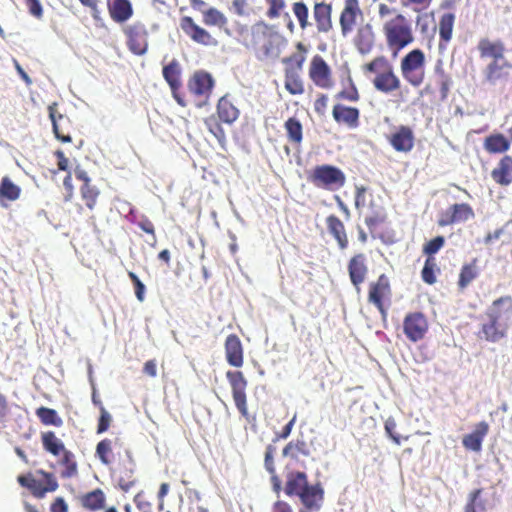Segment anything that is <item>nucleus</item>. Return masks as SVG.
<instances>
[{
  "label": "nucleus",
  "mask_w": 512,
  "mask_h": 512,
  "mask_svg": "<svg viewBox=\"0 0 512 512\" xmlns=\"http://www.w3.org/2000/svg\"><path fill=\"white\" fill-rule=\"evenodd\" d=\"M239 36L242 45L251 50L259 61L277 58L284 42L276 26L264 20L256 21L249 28H242Z\"/></svg>",
  "instance_id": "nucleus-1"
},
{
  "label": "nucleus",
  "mask_w": 512,
  "mask_h": 512,
  "mask_svg": "<svg viewBox=\"0 0 512 512\" xmlns=\"http://www.w3.org/2000/svg\"><path fill=\"white\" fill-rule=\"evenodd\" d=\"M284 493L288 497H297L303 506L299 512H318L325 500V489L320 481L309 483L306 472L293 470L288 463L285 466Z\"/></svg>",
  "instance_id": "nucleus-2"
},
{
  "label": "nucleus",
  "mask_w": 512,
  "mask_h": 512,
  "mask_svg": "<svg viewBox=\"0 0 512 512\" xmlns=\"http://www.w3.org/2000/svg\"><path fill=\"white\" fill-rule=\"evenodd\" d=\"M488 322L483 323L480 333L488 342H498L507 336L512 319V297L503 296L494 300L486 311Z\"/></svg>",
  "instance_id": "nucleus-3"
},
{
  "label": "nucleus",
  "mask_w": 512,
  "mask_h": 512,
  "mask_svg": "<svg viewBox=\"0 0 512 512\" xmlns=\"http://www.w3.org/2000/svg\"><path fill=\"white\" fill-rule=\"evenodd\" d=\"M363 71L374 75L372 84L381 93L390 94L399 90L402 86L393 65L385 56H377L364 64Z\"/></svg>",
  "instance_id": "nucleus-4"
},
{
  "label": "nucleus",
  "mask_w": 512,
  "mask_h": 512,
  "mask_svg": "<svg viewBox=\"0 0 512 512\" xmlns=\"http://www.w3.org/2000/svg\"><path fill=\"white\" fill-rule=\"evenodd\" d=\"M382 31L386 44L394 56L414 42L411 23L403 14H396L384 21Z\"/></svg>",
  "instance_id": "nucleus-5"
},
{
  "label": "nucleus",
  "mask_w": 512,
  "mask_h": 512,
  "mask_svg": "<svg viewBox=\"0 0 512 512\" xmlns=\"http://www.w3.org/2000/svg\"><path fill=\"white\" fill-rule=\"evenodd\" d=\"M400 72L407 84L414 88L420 87L426 78L425 53L419 48L410 50L401 58Z\"/></svg>",
  "instance_id": "nucleus-6"
},
{
  "label": "nucleus",
  "mask_w": 512,
  "mask_h": 512,
  "mask_svg": "<svg viewBox=\"0 0 512 512\" xmlns=\"http://www.w3.org/2000/svg\"><path fill=\"white\" fill-rule=\"evenodd\" d=\"M17 482L20 486L28 489L37 499L44 498L47 493L55 492L59 487L55 475L43 469H39L35 473L19 475Z\"/></svg>",
  "instance_id": "nucleus-7"
},
{
  "label": "nucleus",
  "mask_w": 512,
  "mask_h": 512,
  "mask_svg": "<svg viewBox=\"0 0 512 512\" xmlns=\"http://www.w3.org/2000/svg\"><path fill=\"white\" fill-rule=\"evenodd\" d=\"M308 181L315 187L327 191H336L344 186L346 176L344 172L333 165H317L308 174Z\"/></svg>",
  "instance_id": "nucleus-8"
},
{
  "label": "nucleus",
  "mask_w": 512,
  "mask_h": 512,
  "mask_svg": "<svg viewBox=\"0 0 512 512\" xmlns=\"http://www.w3.org/2000/svg\"><path fill=\"white\" fill-rule=\"evenodd\" d=\"M215 81L210 73L204 70L195 71L187 81V89L193 97L195 106L201 108L208 104Z\"/></svg>",
  "instance_id": "nucleus-9"
},
{
  "label": "nucleus",
  "mask_w": 512,
  "mask_h": 512,
  "mask_svg": "<svg viewBox=\"0 0 512 512\" xmlns=\"http://www.w3.org/2000/svg\"><path fill=\"white\" fill-rule=\"evenodd\" d=\"M136 469L137 464L132 452L130 449L124 448L123 455L119 458V462L114 469V475L122 491L128 492L136 485Z\"/></svg>",
  "instance_id": "nucleus-10"
},
{
  "label": "nucleus",
  "mask_w": 512,
  "mask_h": 512,
  "mask_svg": "<svg viewBox=\"0 0 512 512\" xmlns=\"http://www.w3.org/2000/svg\"><path fill=\"white\" fill-rule=\"evenodd\" d=\"M226 378L230 384L231 391H232V397H233L236 408L238 409L239 413L246 420L249 421L250 415H249V411H248L247 394H246V388H247L248 382H247L246 378L244 377V374L239 370L227 371Z\"/></svg>",
  "instance_id": "nucleus-11"
},
{
  "label": "nucleus",
  "mask_w": 512,
  "mask_h": 512,
  "mask_svg": "<svg viewBox=\"0 0 512 512\" xmlns=\"http://www.w3.org/2000/svg\"><path fill=\"white\" fill-rule=\"evenodd\" d=\"M179 27L196 44L205 47H215L218 45V40L208 30L198 25L190 16H182L179 19Z\"/></svg>",
  "instance_id": "nucleus-12"
},
{
  "label": "nucleus",
  "mask_w": 512,
  "mask_h": 512,
  "mask_svg": "<svg viewBox=\"0 0 512 512\" xmlns=\"http://www.w3.org/2000/svg\"><path fill=\"white\" fill-rule=\"evenodd\" d=\"M308 76L318 88L328 90L334 86L332 69L319 54L312 57L308 69Z\"/></svg>",
  "instance_id": "nucleus-13"
},
{
  "label": "nucleus",
  "mask_w": 512,
  "mask_h": 512,
  "mask_svg": "<svg viewBox=\"0 0 512 512\" xmlns=\"http://www.w3.org/2000/svg\"><path fill=\"white\" fill-rule=\"evenodd\" d=\"M126 44L130 52L135 55H144L148 50V30L141 22H134L123 29Z\"/></svg>",
  "instance_id": "nucleus-14"
},
{
  "label": "nucleus",
  "mask_w": 512,
  "mask_h": 512,
  "mask_svg": "<svg viewBox=\"0 0 512 512\" xmlns=\"http://www.w3.org/2000/svg\"><path fill=\"white\" fill-rule=\"evenodd\" d=\"M429 329L427 317L419 311L406 314L403 319V333L411 342H418L425 338Z\"/></svg>",
  "instance_id": "nucleus-15"
},
{
  "label": "nucleus",
  "mask_w": 512,
  "mask_h": 512,
  "mask_svg": "<svg viewBox=\"0 0 512 512\" xmlns=\"http://www.w3.org/2000/svg\"><path fill=\"white\" fill-rule=\"evenodd\" d=\"M391 297V285L387 275L381 274L377 280L369 284L368 301L373 304L378 311L385 315L386 309L384 302Z\"/></svg>",
  "instance_id": "nucleus-16"
},
{
  "label": "nucleus",
  "mask_w": 512,
  "mask_h": 512,
  "mask_svg": "<svg viewBox=\"0 0 512 512\" xmlns=\"http://www.w3.org/2000/svg\"><path fill=\"white\" fill-rule=\"evenodd\" d=\"M181 74L182 69L180 63L176 59L170 61L169 64L165 65L162 69L163 78L168 83L173 98L181 107H186L187 102L180 93V89L182 87Z\"/></svg>",
  "instance_id": "nucleus-17"
},
{
  "label": "nucleus",
  "mask_w": 512,
  "mask_h": 512,
  "mask_svg": "<svg viewBox=\"0 0 512 512\" xmlns=\"http://www.w3.org/2000/svg\"><path fill=\"white\" fill-rule=\"evenodd\" d=\"M347 270L351 284L359 291L369 272L366 255L362 252L354 254L348 261Z\"/></svg>",
  "instance_id": "nucleus-18"
},
{
  "label": "nucleus",
  "mask_w": 512,
  "mask_h": 512,
  "mask_svg": "<svg viewBox=\"0 0 512 512\" xmlns=\"http://www.w3.org/2000/svg\"><path fill=\"white\" fill-rule=\"evenodd\" d=\"M124 448L126 447L120 438H105L98 442L95 455L102 464L110 466L115 459V455H118L119 458L123 455L121 452Z\"/></svg>",
  "instance_id": "nucleus-19"
},
{
  "label": "nucleus",
  "mask_w": 512,
  "mask_h": 512,
  "mask_svg": "<svg viewBox=\"0 0 512 512\" xmlns=\"http://www.w3.org/2000/svg\"><path fill=\"white\" fill-rule=\"evenodd\" d=\"M511 69L512 63L506 59L490 61L483 69V82L489 85L506 82L509 79Z\"/></svg>",
  "instance_id": "nucleus-20"
},
{
  "label": "nucleus",
  "mask_w": 512,
  "mask_h": 512,
  "mask_svg": "<svg viewBox=\"0 0 512 512\" xmlns=\"http://www.w3.org/2000/svg\"><path fill=\"white\" fill-rule=\"evenodd\" d=\"M362 16L359 0H345L340 13L339 24L343 36L350 34L357 23V18Z\"/></svg>",
  "instance_id": "nucleus-21"
},
{
  "label": "nucleus",
  "mask_w": 512,
  "mask_h": 512,
  "mask_svg": "<svg viewBox=\"0 0 512 512\" xmlns=\"http://www.w3.org/2000/svg\"><path fill=\"white\" fill-rule=\"evenodd\" d=\"M473 217L474 211L468 203L453 204L441 214L438 224L444 227L454 223L465 222Z\"/></svg>",
  "instance_id": "nucleus-22"
},
{
  "label": "nucleus",
  "mask_w": 512,
  "mask_h": 512,
  "mask_svg": "<svg viewBox=\"0 0 512 512\" xmlns=\"http://www.w3.org/2000/svg\"><path fill=\"white\" fill-rule=\"evenodd\" d=\"M388 141L395 151L408 153L414 147L413 130L409 126L401 125L388 137Z\"/></svg>",
  "instance_id": "nucleus-23"
},
{
  "label": "nucleus",
  "mask_w": 512,
  "mask_h": 512,
  "mask_svg": "<svg viewBox=\"0 0 512 512\" xmlns=\"http://www.w3.org/2000/svg\"><path fill=\"white\" fill-rule=\"evenodd\" d=\"M332 116L336 123L355 129L359 126L360 111L356 107L344 104H335L332 109Z\"/></svg>",
  "instance_id": "nucleus-24"
},
{
  "label": "nucleus",
  "mask_w": 512,
  "mask_h": 512,
  "mask_svg": "<svg viewBox=\"0 0 512 512\" xmlns=\"http://www.w3.org/2000/svg\"><path fill=\"white\" fill-rule=\"evenodd\" d=\"M225 357L229 365L239 368L244 363V349L240 338L236 334L226 337L224 343Z\"/></svg>",
  "instance_id": "nucleus-25"
},
{
  "label": "nucleus",
  "mask_w": 512,
  "mask_h": 512,
  "mask_svg": "<svg viewBox=\"0 0 512 512\" xmlns=\"http://www.w3.org/2000/svg\"><path fill=\"white\" fill-rule=\"evenodd\" d=\"M325 224L329 235L336 241L340 250H345L349 246L348 234L343 221L336 215L330 214L325 219Z\"/></svg>",
  "instance_id": "nucleus-26"
},
{
  "label": "nucleus",
  "mask_w": 512,
  "mask_h": 512,
  "mask_svg": "<svg viewBox=\"0 0 512 512\" xmlns=\"http://www.w3.org/2000/svg\"><path fill=\"white\" fill-rule=\"evenodd\" d=\"M313 18L319 33H328L333 28L332 5L316 2L313 6Z\"/></svg>",
  "instance_id": "nucleus-27"
},
{
  "label": "nucleus",
  "mask_w": 512,
  "mask_h": 512,
  "mask_svg": "<svg viewBox=\"0 0 512 512\" xmlns=\"http://www.w3.org/2000/svg\"><path fill=\"white\" fill-rule=\"evenodd\" d=\"M49 118L52 122L55 137L63 143H69L72 138L66 129L69 122L68 118L57 112V103L48 106Z\"/></svg>",
  "instance_id": "nucleus-28"
},
{
  "label": "nucleus",
  "mask_w": 512,
  "mask_h": 512,
  "mask_svg": "<svg viewBox=\"0 0 512 512\" xmlns=\"http://www.w3.org/2000/svg\"><path fill=\"white\" fill-rule=\"evenodd\" d=\"M492 180L499 186L512 184V156L504 155L491 171Z\"/></svg>",
  "instance_id": "nucleus-29"
},
{
  "label": "nucleus",
  "mask_w": 512,
  "mask_h": 512,
  "mask_svg": "<svg viewBox=\"0 0 512 512\" xmlns=\"http://www.w3.org/2000/svg\"><path fill=\"white\" fill-rule=\"evenodd\" d=\"M282 455L288 458L291 463L304 467L300 461L301 457H310L311 451L303 439H295L288 442L282 450Z\"/></svg>",
  "instance_id": "nucleus-30"
},
{
  "label": "nucleus",
  "mask_w": 512,
  "mask_h": 512,
  "mask_svg": "<svg viewBox=\"0 0 512 512\" xmlns=\"http://www.w3.org/2000/svg\"><path fill=\"white\" fill-rule=\"evenodd\" d=\"M276 447L272 444H269L265 448L264 454V468L270 475V482L272 485V490L275 493H279L281 490L284 491V485L282 484V480L277 473L276 463H275V454Z\"/></svg>",
  "instance_id": "nucleus-31"
},
{
  "label": "nucleus",
  "mask_w": 512,
  "mask_h": 512,
  "mask_svg": "<svg viewBox=\"0 0 512 512\" xmlns=\"http://www.w3.org/2000/svg\"><path fill=\"white\" fill-rule=\"evenodd\" d=\"M477 49L481 59L491 58V61L505 59V45L502 41H491L488 38H482L478 42Z\"/></svg>",
  "instance_id": "nucleus-32"
},
{
  "label": "nucleus",
  "mask_w": 512,
  "mask_h": 512,
  "mask_svg": "<svg viewBox=\"0 0 512 512\" xmlns=\"http://www.w3.org/2000/svg\"><path fill=\"white\" fill-rule=\"evenodd\" d=\"M489 432V425L485 421L476 424L473 432L465 435L462 439L463 446L470 451L480 452L482 442Z\"/></svg>",
  "instance_id": "nucleus-33"
},
{
  "label": "nucleus",
  "mask_w": 512,
  "mask_h": 512,
  "mask_svg": "<svg viewBox=\"0 0 512 512\" xmlns=\"http://www.w3.org/2000/svg\"><path fill=\"white\" fill-rule=\"evenodd\" d=\"M375 34L371 24L361 25L354 37V45L361 54L369 53L374 47Z\"/></svg>",
  "instance_id": "nucleus-34"
},
{
  "label": "nucleus",
  "mask_w": 512,
  "mask_h": 512,
  "mask_svg": "<svg viewBox=\"0 0 512 512\" xmlns=\"http://www.w3.org/2000/svg\"><path fill=\"white\" fill-rule=\"evenodd\" d=\"M108 12L114 22L123 23L133 15V8L129 0H113L108 2Z\"/></svg>",
  "instance_id": "nucleus-35"
},
{
  "label": "nucleus",
  "mask_w": 512,
  "mask_h": 512,
  "mask_svg": "<svg viewBox=\"0 0 512 512\" xmlns=\"http://www.w3.org/2000/svg\"><path fill=\"white\" fill-rule=\"evenodd\" d=\"M510 146V141L502 133L490 134L483 141V148L489 154H504Z\"/></svg>",
  "instance_id": "nucleus-36"
},
{
  "label": "nucleus",
  "mask_w": 512,
  "mask_h": 512,
  "mask_svg": "<svg viewBox=\"0 0 512 512\" xmlns=\"http://www.w3.org/2000/svg\"><path fill=\"white\" fill-rule=\"evenodd\" d=\"M216 112V117L226 124H232L239 117L238 108L228 99L227 96H223L218 100Z\"/></svg>",
  "instance_id": "nucleus-37"
},
{
  "label": "nucleus",
  "mask_w": 512,
  "mask_h": 512,
  "mask_svg": "<svg viewBox=\"0 0 512 512\" xmlns=\"http://www.w3.org/2000/svg\"><path fill=\"white\" fill-rule=\"evenodd\" d=\"M455 20L456 16L453 12H445L440 16L437 26L440 38V47L451 41Z\"/></svg>",
  "instance_id": "nucleus-38"
},
{
  "label": "nucleus",
  "mask_w": 512,
  "mask_h": 512,
  "mask_svg": "<svg viewBox=\"0 0 512 512\" xmlns=\"http://www.w3.org/2000/svg\"><path fill=\"white\" fill-rule=\"evenodd\" d=\"M286 137L294 147H300L303 141V126L296 117L288 118L284 123Z\"/></svg>",
  "instance_id": "nucleus-39"
},
{
  "label": "nucleus",
  "mask_w": 512,
  "mask_h": 512,
  "mask_svg": "<svg viewBox=\"0 0 512 512\" xmlns=\"http://www.w3.org/2000/svg\"><path fill=\"white\" fill-rule=\"evenodd\" d=\"M41 443L43 449L55 457L60 456L62 452L67 450L63 441L53 431L42 432Z\"/></svg>",
  "instance_id": "nucleus-40"
},
{
  "label": "nucleus",
  "mask_w": 512,
  "mask_h": 512,
  "mask_svg": "<svg viewBox=\"0 0 512 512\" xmlns=\"http://www.w3.org/2000/svg\"><path fill=\"white\" fill-rule=\"evenodd\" d=\"M284 87L291 95H301L305 90L299 72L293 70V68H285Z\"/></svg>",
  "instance_id": "nucleus-41"
},
{
  "label": "nucleus",
  "mask_w": 512,
  "mask_h": 512,
  "mask_svg": "<svg viewBox=\"0 0 512 512\" xmlns=\"http://www.w3.org/2000/svg\"><path fill=\"white\" fill-rule=\"evenodd\" d=\"M80 501L83 508L89 511H98L104 508L106 497L104 492L100 488H97L84 494Z\"/></svg>",
  "instance_id": "nucleus-42"
},
{
  "label": "nucleus",
  "mask_w": 512,
  "mask_h": 512,
  "mask_svg": "<svg viewBox=\"0 0 512 512\" xmlns=\"http://www.w3.org/2000/svg\"><path fill=\"white\" fill-rule=\"evenodd\" d=\"M479 275L478 260L472 259L469 263H465L459 273L458 287L464 290Z\"/></svg>",
  "instance_id": "nucleus-43"
},
{
  "label": "nucleus",
  "mask_w": 512,
  "mask_h": 512,
  "mask_svg": "<svg viewBox=\"0 0 512 512\" xmlns=\"http://www.w3.org/2000/svg\"><path fill=\"white\" fill-rule=\"evenodd\" d=\"M202 21L206 26H216L219 28L225 27L228 23L225 14L215 7L202 11Z\"/></svg>",
  "instance_id": "nucleus-44"
},
{
  "label": "nucleus",
  "mask_w": 512,
  "mask_h": 512,
  "mask_svg": "<svg viewBox=\"0 0 512 512\" xmlns=\"http://www.w3.org/2000/svg\"><path fill=\"white\" fill-rule=\"evenodd\" d=\"M266 5L265 16L270 19H278L282 16L289 17L286 0H264Z\"/></svg>",
  "instance_id": "nucleus-45"
},
{
  "label": "nucleus",
  "mask_w": 512,
  "mask_h": 512,
  "mask_svg": "<svg viewBox=\"0 0 512 512\" xmlns=\"http://www.w3.org/2000/svg\"><path fill=\"white\" fill-rule=\"evenodd\" d=\"M297 53H294L290 55L289 57H286L282 60V62L286 65H292L290 68H293V70L300 72L303 68V65L306 61V54L308 52V49L305 44L302 42H298L296 44Z\"/></svg>",
  "instance_id": "nucleus-46"
},
{
  "label": "nucleus",
  "mask_w": 512,
  "mask_h": 512,
  "mask_svg": "<svg viewBox=\"0 0 512 512\" xmlns=\"http://www.w3.org/2000/svg\"><path fill=\"white\" fill-rule=\"evenodd\" d=\"M21 194V188L13 183V181L8 176H4L1 179L0 184V199H5L8 201H16Z\"/></svg>",
  "instance_id": "nucleus-47"
},
{
  "label": "nucleus",
  "mask_w": 512,
  "mask_h": 512,
  "mask_svg": "<svg viewBox=\"0 0 512 512\" xmlns=\"http://www.w3.org/2000/svg\"><path fill=\"white\" fill-rule=\"evenodd\" d=\"M35 414L43 425H53L55 427H61L63 425L62 418L58 415L57 411L52 408L41 406L36 409Z\"/></svg>",
  "instance_id": "nucleus-48"
},
{
  "label": "nucleus",
  "mask_w": 512,
  "mask_h": 512,
  "mask_svg": "<svg viewBox=\"0 0 512 512\" xmlns=\"http://www.w3.org/2000/svg\"><path fill=\"white\" fill-rule=\"evenodd\" d=\"M370 209L371 213L366 216L365 224L372 231L387 221V214L383 207L376 206L373 202L370 203Z\"/></svg>",
  "instance_id": "nucleus-49"
},
{
  "label": "nucleus",
  "mask_w": 512,
  "mask_h": 512,
  "mask_svg": "<svg viewBox=\"0 0 512 512\" xmlns=\"http://www.w3.org/2000/svg\"><path fill=\"white\" fill-rule=\"evenodd\" d=\"M204 124L208 131L223 145L226 141V133L221 126L219 118L215 115H210L204 119Z\"/></svg>",
  "instance_id": "nucleus-50"
},
{
  "label": "nucleus",
  "mask_w": 512,
  "mask_h": 512,
  "mask_svg": "<svg viewBox=\"0 0 512 512\" xmlns=\"http://www.w3.org/2000/svg\"><path fill=\"white\" fill-rule=\"evenodd\" d=\"M80 194L82 200L88 209L93 210L96 207L97 199L100 195V191L96 186L93 185H82L80 187Z\"/></svg>",
  "instance_id": "nucleus-51"
},
{
  "label": "nucleus",
  "mask_w": 512,
  "mask_h": 512,
  "mask_svg": "<svg viewBox=\"0 0 512 512\" xmlns=\"http://www.w3.org/2000/svg\"><path fill=\"white\" fill-rule=\"evenodd\" d=\"M60 456H62L60 463L65 466V469L61 472V477L71 478L75 476L77 474V463L74 460L73 453L65 450Z\"/></svg>",
  "instance_id": "nucleus-52"
},
{
  "label": "nucleus",
  "mask_w": 512,
  "mask_h": 512,
  "mask_svg": "<svg viewBox=\"0 0 512 512\" xmlns=\"http://www.w3.org/2000/svg\"><path fill=\"white\" fill-rule=\"evenodd\" d=\"M436 271H440L437 267L436 259L434 257H427L421 271L422 280L429 285L434 284L436 282Z\"/></svg>",
  "instance_id": "nucleus-53"
},
{
  "label": "nucleus",
  "mask_w": 512,
  "mask_h": 512,
  "mask_svg": "<svg viewBox=\"0 0 512 512\" xmlns=\"http://www.w3.org/2000/svg\"><path fill=\"white\" fill-rule=\"evenodd\" d=\"M292 11L299 23V26L302 30H305L308 26H310L309 23V10L307 5L304 2H295L292 5Z\"/></svg>",
  "instance_id": "nucleus-54"
},
{
  "label": "nucleus",
  "mask_w": 512,
  "mask_h": 512,
  "mask_svg": "<svg viewBox=\"0 0 512 512\" xmlns=\"http://www.w3.org/2000/svg\"><path fill=\"white\" fill-rule=\"evenodd\" d=\"M482 489H475L468 495L467 503L463 508V512H477V506H480L482 510L485 509L484 505L480 502Z\"/></svg>",
  "instance_id": "nucleus-55"
},
{
  "label": "nucleus",
  "mask_w": 512,
  "mask_h": 512,
  "mask_svg": "<svg viewBox=\"0 0 512 512\" xmlns=\"http://www.w3.org/2000/svg\"><path fill=\"white\" fill-rule=\"evenodd\" d=\"M445 244V238L443 236H436L435 238L429 240L423 246V253L427 255V257H434Z\"/></svg>",
  "instance_id": "nucleus-56"
},
{
  "label": "nucleus",
  "mask_w": 512,
  "mask_h": 512,
  "mask_svg": "<svg viewBox=\"0 0 512 512\" xmlns=\"http://www.w3.org/2000/svg\"><path fill=\"white\" fill-rule=\"evenodd\" d=\"M111 421L112 417L110 413L105 409L104 406H101L100 417L97 424V434L106 432L110 427Z\"/></svg>",
  "instance_id": "nucleus-57"
},
{
  "label": "nucleus",
  "mask_w": 512,
  "mask_h": 512,
  "mask_svg": "<svg viewBox=\"0 0 512 512\" xmlns=\"http://www.w3.org/2000/svg\"><path fill=\"white\" fill-rule=\"evenodd\" d=\"M396 427V420L393 417H388L384 423L385 432L395 444L400 445L401 437L396 433Z\"/></svg>",
  "instance_id": "nucleus-58"
},
{
  "label": "nucleus",
  "mask_w": 512,
  "mask_h": 512,
  "mask_svg": "<svg viewBox=\"0 0 512 512\" xmlns=\"http://www.w3.org/2000/svg\"><path fill=\"white\" fill-rule=\"evenodd\" d=\"M128 276L134 285L135 296L138 301L143 302L145 298V285L141 282L138 276L132 272H128Z\"/></svg>",
  "instance_id": "nucleus-59"
},
{
  "label": "nucleus",
  "mask_w": 512,
  "mask_h": 512,
  "mask_svg": "<svg viewBox=\"0 0 512 512\" xmlns=\"http://www.w3.org/2000/svg\"><path fill=\"white\" fill-rule=\"evenodd\" d=\"M133 501L141 512H152V503L146 498L143 491H139L133 498Z\"/></svg>",
  "instance_id": "nucleus-60"
},
{
  "label": "nucleus",
  "mask_w": 512,
  "mask_h": 512,
  "mask_svg": "<svg viewBox=\"0 0 512 512\" xmlns=\"http://www.w3.org/2000/svg\"><path fill=\"white\" fill-rule=\"evenodd\" d=\"M337 98L350 102H357L360 99L358 89L354 84L349 89H344L337 94Z\"/></svg>",
  "instance_id": "nucleus-61"
},
{
  "label": "nucleus",
  "mask_w": 512,
  "mask_h": 512,
  "mask_svg": "<svg viewBox=\"0 0 512 512\" xmlns=\"http://www.w3.org/2000/svg\"><path fill=\"white\" fill-rule=\"evenodd\" d=\"M396 14H400L395 7H391L386 3H379L378 5V16L380 20L386 21L389 17H394Z\"/></svg>",
  "instance_id": "nucleus-62"
},
{
  "label": "nucleus",
  "mask_w": 512,
  "mask_h": 512,
  "mask_svg": "<svg viewBox=\"0 0 512 512\" xmlns=\"http://www.w3.org/2000/svg\"><path fill=\"white\" fill-rule=\"evenodd\" d=\"M328 96L326 94H319L314 102V111L319 116H324L327 111Z\"/></svg>",
  "instance_id": "nucleus-63"
},
{
  "label": "nucleus",
  "mask_w": 512,
  "mask_h": 512,
  "mask_svg": "<svg viewBox=\"0 0 512 512\" xmlns=\"http://www.w3.org/2000/svg\"><path fill=\"white\" fill-rule=\"evenodd\" d=\"M25 5L34 17L41 18L43 16V8L39 0H25Z\"/></svg>",
  "instance_id": "nucleus-64"
}]
</instances>
